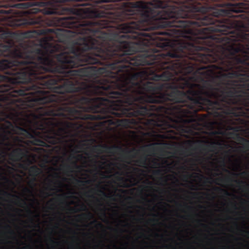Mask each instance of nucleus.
Listing matches in <instances>:
<instances>
[{
  "instance_id": "obj_1",
  "label": "nucleus",
  "mask_w": 249,
  "mask_h": 249,
  "mask_svg": "<svg viewBox=\"0 0 249 249\" xmlns=\"http://www.w3.org/2000/svg\"><path fill=\"white\" fill-rule=\"evenodd\" d=\"M0 50V145L14 134L47 147L71 121L131 128L150 118L147 50Z\"/></svg>"
},
{
  "instance_id": "obj_2",
  "label": "nucleus",
  "mask_w": 249,
  "mask_h": 249,
  "mask_svg": "<svg viewBox=\"0 0 249 249\" xmlns=\"http://www.w3.org/2000/svg\"><path fill=\"white\" fill-rule=\"evenodd\" d=\"M0 51V145L14 134L47 147L71 121L131 128L150 118L147 51Z\"/></svg>"
},
{
  "instance_id": "obj_3",
  "label": "nucleus",
  "mask_w": 249,
  "mask_h": 249,
  "mask_svg": "<svg viewBox=\"0 0 249 249\" xmlns=\"http://www.w3.org/2000/svg\"><path fill=\"white\" fill-rule=\"evenodd\" d=\"M150 118L160 129L184 128L193 112L249 119V49H147Z\"/></svg>"
},
{
  "instance_id": "obj_4",
  "label": "nucleus",
  "mask_w": 249,
  "mask_h": 249,
  "mask_svg": "<svg viewBox=\"0 0 249 249\" xmlns=\"http://www.w3.org/2000/svg\"><path fill=\"white\" fill-rule=\"evenodd\" d=\"M155 144L151 143L150 144L142 146L139 150L133 148L130 150H126L122 148L121 146L113 145L108 146L107 145H99L92 146V151L100 153L105 152L113 154L116 152H122L123 153L124 158L131 160L136 158V155L139 151H142L145 153L152 154L156 151Z\"/></svg>"
},
{
  "instance_id": "obj_5",
  "label": "nucleus",
  "mask_w": 249,
  "mask_h": 249,
  "mask_svg": "<svg viewBox=\"0 0 249 249\" xmlns=\"http://www.w3.org/2000/svg\"><path fill=\"white\" fill-rule=\"evenodd\" d=\"M10 156L12 157V159L16 160H20L23 156V152L22 149L20 148H17L12 150V153L10 154Z\"/></svg>"
},
{
  "instance_id": "obj_6",
  "label": "nucleus",
  "mask_w": 249,
  "mask_h": 249,
  "mask_svg": "<svg viewBox=\"0 0 249 249\" xmlns=\"http://www.w3.org/2000/svg\"><path fill=\"white\" fill-rule=\"evenodd\" d=\"M147 157V155L143 154L139 159L135 160V162L138 164V166L146 168L148 166V163L147 162L148 160Z\"/></svg>"
},
{
  "instance_id": "obj_7",
  "label": "nucleus",
  "mask_w": 249,
  "mask_h": 249,
  "mask_svg": "<svg viewBox=\"0 0 249 249\" xmlns=\"http://www.w3.org/2000/svg\"><path fill=\"white\" fill-rule=\"evenodd\" d=\"M41 172L40 169L36 165H32L29 168V173L31 176L34 177L33 181H36V177H37Z\"/></svg>"
},
{
  "instance_id": "obj_8",
  "label": "nucleus",
  "mask_w": 249,
  "mask_h": 249,
  "mask_svg": "<svg viewBox=\"0 0 249 249\" xmlns=\"http://www.w3.org/2000/svg\"><path fill=\"white\" fill-rule=\"evenodd\" d=\"M41 19H35L34 18H31L29 20H26L22 23V24L24 25H34L36 27H39L41 24Z\"/></svg>"
},
{
  "instance_id": "obj_9",
  "label": "nucleus",
  "mask_w": 249,
  "mask_h": 249,
  "mask_svg": "<svg viewBox=\"0 0 249 249\" xmlns=\"http://www.w3.org/2000/svg\"><path fill=\"white\" fill-rule=\"evenodd\" d=\"M214 190L223 192L224 193L225 195H226V196H231V194L229 192H228V191H227L223 189H221L218 187H216L214 188Z\"/></svg>"
},
{
  "instance_id": "obj_10",
  "label": "nucleus",
  "mask_w": 249,
  "mask_h": 249,
  "mask_svg": "<svg viewBox=\"0 0 249 249\" xmlns=\"http://www.w3.org/2000/svg\"><path fill=\"white\" fill-rule=\"evenodd\" d=\"M1 192H2L3 195L4 196H6L7 197H16L17 199H19V197L17 196H15L14 195H13L12 194L9 193L8 192H6L4 191H2Z\"/></svg>"
},
{
  "instance_id": "obj_11",
  "label": "nucleus",
  "mask_w": 249,
  "mask_h": 249,
  "mask_svg": "<svg viewBox=\"0 0 249 249\" xmlns=\"http://www.w3.org/2000/svg\"><path fill=\"white\" fill-rule=\"evenodd\" d=\"M75 181L77 182V184H81L83 185H84L85 184H89L91 182V181L90 180H87L86 181H82L81 180L75 179Z\"/></svg>"
},
{
  "instance_id": "obj_12",
  "label": "nucleus",
  "mask_w": 249,
  "mask_h": 249,
  "mask_svg": "<svg viewBox=\"0 0 249 249\" xmlns=\"http://www.w3.org/2000/svg\"><path fill=\"white\" fill-rule=\"evenodd\" d=\"M218 180L220 182L230 183L232 181L231 179L229 177H226L224 178H220L218 179Z\"/></svg>"
},
{
  "instance_id": "obj_13",
  "label": "nucleus",
  "mask_w": 249,
  "mask_h": 249,
  "mask_svg": "<svg viewBox=\"0 0 249 249\" xmlns=\"http://www.w3.org/2000/svg\"><path fill=\"white\" fill-rule=\"evenodd\" d=\"M240 140L243 142L244 145H245V147L249 148V140L243 137H240Z\"/></svg>"
},
{
  "instance_id": "obj_14",
  "label": "nucleus",
  "mask_w": 249,
  "mask_h": 249,
  "mask_svg": "<svg viewBox=\"0 0 249 249\" xmlns=\"http://www.w3.org/2000/svg\"><path fill=\"white\" fill-rule=\"evenodd\" d=\"M234 182H236L238 184H245V187L247 188L249 190V185L248 184L246 183V182L242 181H238L237 180H234Z\"/></svg>"
},
{
  "instance_id": "obj_15",
  "label": "nucleus",
  "mask_w": 249,
  "mask_h": 249,
  "mask_svg": "<svg viewBox=\"0 0 249 249\" xmlns=\"http://www.w3.org/2000/svg\"><path fill=\"white\" fill-rule=\"evenodd\" d=\"M206 147H207V149L210 150V151H213V149L214 148V143H212L210 145H207V146Z\"/></svg>"
},
{
  "instance_id": "obj_16",
  "label": "nucleus",
  "mask_w": 249,
  "mask_h": 249,
  "mask_svg": "<svg viewBox=\"0 0 249 249\" xmlns=\"http://www.w3.org/2000/svg\"><path fill=\"white\" fill-rule=\"evenodd\" d=\"M81 216H84V217H87V218H89L91 217V213H90L89 212L87 214H80L78 215L79 217H80Z\"/></svg>"
},
{
  "instance_id": "obj_17",
  "label": "nucleus",
  "mask_w": 249,
  "mask_h": 249,
  "mask_svg": "<svg viewBox=\"0 0 249 249\" xmlns=\"http://www.w3.org/2000/svg\"><path fill=\"white\" fill-rule=\"evenodd\" d=\"M110 1H111V0H97L96 2L98 3H101L102 2H108Z\"/></svg>"
},
{
  "instance_id": "obj_18",
  "label": "nucleus",
  "mask_w": 249,
  "mask_h": 249,
  "mask_svg": "<svg viewBox=\"0 0 249 249\" xmlns=\"http://www.w3.org/2000/svg\"><path fill=\"white\" fill-rule=\"evenodd\" d=\"M161 170L160 169H158V170L154 171V172H153V174H154L156 175H161Z\"/></svg>"
},
{
  "instance_id": "obj_19",
  "label": "nucleus",
  "mask_w": 249,
  "mask_h": 249,
  "mask_svg": "<svg viewBox=\"0 0 249 249\" xmlns=\"http://www.w3.org/2000/svg\"><path fill=\"white\" fill-rule=\"evenodd\" d=\"M100 193L102 194V195H103V196L105 197H111V196H109L107 195V194H106V193H105L102 190H100Z\"/></svg>"
},
{
  "instance_id": "obj_20",
  "label": "nucleus",
  "mask_w": 249,
  "mask_h": 249,
  "mask_svg": "<svg viewBox=\"0 0 249 249\" xmlns=\"http://www.w3.org/2000/svg\"><path fill=\"white\" fill-rule=\"evenodd\" d=\"M70 211H71V212L72 213H76L78 212L77 210L76 209V208H71Z\"/></svg>"
},
{
  "instance_id": "obj_21",
  "label": "nucleus",
  "mask_w": 249,
  "mask_h": 249,
  "mask_svg": "<svg viewBox=\"0 0 249 249\" xmlns=\"http://www.w3.org/2000/svg\"><path fill=\"white\" fill-rule=\"evenodd\" d=\"M24 191H25L28 193H30L31 194L33 193V192H32V191L30 190V189H28L27 188H24Z\"/></svg>"
},
{
  "instance_id": "obj_22",
  "label": "nucleus",
  "mask_w": 249,
  "mask_h": 249,
  "mask_svg": "<svg viewBox=\"0 0 249 249\" xmlns=\"http://www.w3.org/2000/svg\"><path fill=\"white\" fill-rule=\"evenodd\" d=\"M86 207L84 204L81 205V210L82 211H86Z\"/></svg>"
},
{
  "instance_id": "obj_23",
  "label": "nucleus",
  "mask_w": 249,
  "mask_h": 249,
  "mask_svg": "<svg viewBox=\"0 0 249 249\" xmlns=\"http://www.w3.org/2000/svg\"><path fill=\"white\" fill-rule=\"evenodd\" d=\"M122 166H123V168L126 169V170H128L129 168H130L127 165H126V164H122Z\"/></svg>"
},
{
  "instance_id": "obj_24",
  "label": "nucleus",
  "mask_w": 249,
  "mask_h": 249,
  "mask_svg": "<svg viewBox=\"0 0 249 249\" xmlns=\"http://www.w3.org/2000/svg\"><path fill=\"white\" fill-rule=\"evenodd\" d=\"M15 140L17 142H21V140H20V139H19V138L18 136L15 137Z\"/></svg>"
},
{
  "instance_id": "obj_25",
  "label": "nucleus",
  "mask_w": 249,
  "mask_h": 249,
  "mask_svg": "<svg viewBox=\"0 0 249 249\" xmlns=\"http://www.w3.org/2000/svg\"><path fill=\"white\" fill-rule=\"evenodd\" d=\"M50 241H51V243H53V244H58V243L53 240V239H50Z\"/></svg>"
},
{
  "instance_id": "obj_26",
  "label": "nucleus",
  "mask_w": 249,
  "mask_h": 249,
  "mask_svg": "<svg viewBox=\"0 0 249 249\" xmlns=\"http://www.w3.org/2000/svg\"><path fill=\"white\" fill-rule=\"evenodd\" d=\"M132 169H133V170H134V172L138 171L140 170V169H139L137 168H132Z\"/></svg>"
},
{
  "instance_id": "obj_27",
  "label": "nucleus",
  "mask_w": 249,
  "mask_h": 249,
  "mask_svg": "<svg viewBox=\"0 0 249 249\" xmlns=\"http://www.w3.org/2000/svg\"><path fill=\"white\" fill-rule=\"evenodd\" d=\"M43 193L46 194V196H51V195L49 194L48 193L43 192Z\"/></svg>"
},
{
  "instance_id": "obj_28",
  "label": "nucleus",
  "mask_w": 249,
  "mask_h": 249,
  "mask_svg": "<svg viewBox=\"0 0 249 249\" xmlns=\"http://www.w3.org/2000/svg\"><path fill=\"white\" fill-rule=\"evenodd\" d=\"M241 175H246V172H241Z\"/></svg>"
},
{
  "instance_id": "obj_29",
  "label": "nucleus",
  "mask_w": 249,
  "mask_h": 249,
  "mask_svg": "<svg viewBox=\"0 0 249 249\" xmlns=\"http://www.w3.org/2000/svg\"><path fill=\"white\" fill-rule=\"evenodd\" d=\"M98 226H99V227H102V223H98Z\"/></svg>"
},
{
  "instance_id": "obj_30",
  "label": "nucleus",
  "mask_w": 249,
  "mask_h": 249,
  "mask_svg": "<svg viewBox=\"0 0 249 249\" xmlns=\"http://www.w3.org/2000/svg\"><path fill=\"white\" fill-rule=\"evenodd\" d=\"M10 233H11V234H14V231L12 230H10Z\"/></svg>"
},
{
  "instance_id": "obj_31",
  "label": "nucleus",
  "mask_w": 249,
  "mask_h": 249,
  "mask_svg": "<svg viewBox=\"0 0 249 249\" xmlns=\"http://www.w3.org/2000/svg\"><path fill=\"white\" fill-rule=\"evenodd\" d=\"M224 171H225V172H227V173H230V172L228 170H227V169H224Z\"/></svg>"
},
{
  "instance_id": "obj_32",
  "label": "nucleus",
  "mask_w": 249,
  "mask_h": 249,
  "mask_svg": "<svg viewBox=\"0 0 249 249\" xmlns=\"http://www.w3.org/2000/svg\"><path fill=\"white\" fill-rule=\"evenodd\" d=\"M240 122H241V123H243V122H244V120L240 119Z\"/></svg>"
},
{
  "instance_id": "obj_33",
  "label": "nucleus",
  "mask_w": 249,
  "mask_h": 249,
  "mask_svg": "<svg viewBox=\"0 0 249 249\" xmlns=\"http://www.w3.org/2000/svg\"><path fill=\"white\" fill-rule=\"evenodd\" d=\"M232 175L235 176V177H237V174H235V173H232Z\"/></svg>"
},
{
  "instance_id": "obj_34",
  "label": "nucleus",
  "mask_w": 249,
  "mask_h": 249,
  "mask_svg": "<svg viewBox=\"0 0 249 249\" xmlns=\"http://www.w3.org/2000/svg\"><path fill=\"white\" fill-rule=\"evenodd\" d=\"M28 212L29 213H32V211H31L30 210H28Z\"/></svg>"
},
{
  "instance_id": "obj_35",
  "label": "nucleus",
  "mask_w": 249,
  "mask_h": 249,
  "mask_svg": "<svg viewBox=\"0 0 249 249\" xmlns=\"http://www.w3.org/2000/svg\"><path fill=\"white\" fill-rule=\"evenodd\" d=\"M101 163L102 165H104L105 164H106V162H102Z\"/></svg>"
},
{
  "instance_id": "obj_36",
  "label": "nucleus",
  "mask_w": 249,
  "mask_h": 249,
  "mask_svg": "<svg viewBox=\"0 0 249 249\" xmlns=\"http://www.w3.org/2000/svg\"><path fill=\"white\" fill-rule=\"evenodd\" d=\"M153 163H154V164H155V165H158L157 162H156L155 161H153Z\"/></svg>"
},
{
  "instance_id": "obj_37",
  "label": "nucleus",
  "mask_w": 249,
  "mask_h": 249,
  "mask_svg": "<svg viewBox=\"0 0 249 249\" xmlns=\"http://www.w3.org/2000/svg\"><path fill=\"white\" fill-rule=\"evenodd\" d=\"M6 228H10V226H9V225H7V226H6Z\"/></svg>"
},
{
  "instance_id": "obj_38",
  "label": "nucleus",
  "mask_w": 249,
  "mask_h": 249,
  "mask_svg": "<svg viewBox=\"0 0 249 249\" xmlns=\"http://www.w3.org/2000/svg\"><path fill=\"white\" fill-rule=\"evenodd\" d=\"M114 164L112 163H110L109 164V166H111V165H113Z\"/></svg>"
},
{
  "instance_id": "obj_39",
  "label": "nucleus",
  "mask_w": 249,
  "mask_h": 249,
  "mask_svg": "<svg viewBox=\"0 0 249 249\" xmlns=\"http://www.w3.org/2000/svg\"><path fill=\"white\" fill-rule=\"evenodd\" d=\"M195 174H196V177L199 176V174H198V173H195Z\"/></svg>"
},
{
  "instance_id": "obj_40",
  "label": "nucleus",
  "mask_w": 249,
  "mask_h": 249,
  "mask_svg": "<svg viewBox=\"0 0 249 249\" xmlns=\"http://www.w3.org/2000/svg\"><path fill=\"white\" fill-rule=\"evenodd\" d=\"M124 187H128V186H127V185H124Z\"/></svg>"
},
{
  "instance_id": "obj_41",
  "label": "nucleus",
  "mask_w": 249,
  "mask_h": 249,
  "mask_svg": "<svg viewBox=\"0 0 249 249\" xmlns=\"http://www.w3.org/2000/svg\"><path fill=\"white\" fill-rule=\"evenodd\" d=\"M96 222H97L96 221H92V223H96Z\"/></svg>"
},
{
  "instance_id": "obj_42",
  "label": "nucleus",
  "mask_w": 249,
  "mask_h": 249,
  "mask_svg": "<svg viewBox=\"0 0 249 249\" xmlns=\"http://www.w3.org/2000/svg\"><path fill=\"white\" fill-rule=\"evenodd\" d=\"M23 204H24V205H26V202L25 201H23Z\"/></svg>"
},
{
  "instance_id": "obj_43",
  "label": "nucleus",
  "mask_w": 249,
  "mask_h": 249,
  "mask_svg": "<svg viewBox=\"0 0 249 249\" xmlns=\"http://www.w3.org/2000/svg\"><path fill=\"white\" fill-rule=\"evenodd\" d=\"M149 184H152V182H151L149 181Z\"/></svg>"
},
{
  "instance_id": "obj_44",
  "label": "nucleus",
  "mask_w": 249,
  "mask_h": 249,
  "mask_svg": "<svg viewBox=\"0 0 249 249\" xmlns=\"http://www.w3.org/2000/svg\"><path fill=\"white\" fill-rule=\"evenodd\" d=\"M189 177H192V175H190Z\"/></svg>"
},
{
  "instance_id": "obj_45",
  "label": "nucleus",
  "mask_w": 249,
  "mask_h": 249,
  "mask_svg": "<svg viewBox=\"0 0 249 249\" xmlns=\"http://www.w3.org/2000/svg\"><path fill=\"white\" fill-rule=\"evenodd\" d=\"M67 167H68V168L69 169L70 168V166H67Z\"/></svg>"
},
{
  "instance_id": "obj_46",
  "label": "nucleus",
  "mask_w": 249,
  "mask_h": 249,
  "mask_svg": "<svg viewBox=\"0 0 249 249\" xmlns=\"http://www.w3.org/2000/svg\"><path fill=\"white\" fill-rule=\"evenodd\" d=\"M34 201H36V199H34V200H33Z\"/></svg>"
},
{
  "instance_id": "obj_47",
  "label": "nucleus",
  "mask_w": 249,
  "mask_h": 249,
  "mask_svg": "<svg viewBox=\"0 0 249 249\" xmlns=\"http://www.w3.org/2000/svg\"><path fill=\"white\" fill-rule=\"evenodd\" d=\"M191 194H196L195 193H191Z\"/></svg>"
},
{
  "instance_id": "obj_48",
  "label": "nucleus",
  "mask_w": 249,
  "mask_h": 249,
  "mask_svg": "<svg viewBox=\"0 0 249 249\" xmlns=\"http://www.w3.org/2000/svg\"><path fill=\"white\" fill-rule=\"evenodd\" d=\"M120 179L121 180H123V178H120Z\"/></svg>"
}]
</instances>
